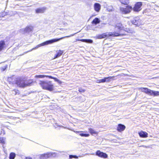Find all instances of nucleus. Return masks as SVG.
<instances>
[{
  "label": "nucleus",
  "instance_id": "b1692460",
  "mask_svg": "<svg viewBox=\"0 0 159 159\" xmlns=\"http://www.w3.org/2000/svg\"><path fill=\"white\" fill-rule=\"evenodd\" d=\"M89 132L92 135L93 134H96V132L92 128H90L89 129Z\"/></svg>",
  "mask_w": 159,
  "mask_h": 159
},
{
  "label": "nucleus",
  "instance_id": "1a4fd4ad",
  "mask_svg": "<svg viewBox=\"0 0 159 159\" xmlns=\"http://www.w3.org/2000/svg\"><path fill=\"white\" fill-rule=\"evenodd\" d=\"M131 22L132 24L138 26L142 24L141 20L139 17L134 18L133 20H131Z\"/></svg>",
  "mask_w": 159,
  "mask_h": 159
},
{
  "label": "nucleus",
  "instance_id": "c03bdc74",
  "mask_svg": "<svg viewBox=\"0 0 159 159\" xmlns=\"http://www.w3.org/2000/svg\"><path fill=\"white\" fill-rule=\"evenodd\" d=\"M58 126H60V125H58Z\"/></svg>",
  "mask_w": 159,
  "mask_h": 159
},
{
  "label": "nucleus",
  "instance_id": "2f4dec72",
  "mask_svg": "<svg viewBox=\"0 0 159 159\" xmlns=\"http://www.w3.org/2000/svg\"><path fill=\"white\" fill-rule=\"evenodd\" d=\"M96 38L98 39H103L101 34L99 35L96 36Z\"/></svg>",
  "mask_w": 159,
  "mask_h": 159
},
{
  "label": "nucleus",
  "instance_id": "9b49d317",
  "mask_svg": "<svg viewBox=\"0 0 159 159\" xmlns=\"http://www.w3.org/2000/svg\"><path fill=\"white\" fill-rule=\"evenodd\" d=\"M33 27L31 26H27L24 29L20 30V32L23 34H25L27 33H29L32 30Z\"/></svg>",
  "mask_w": 159,
  "mask_h": 159
},
{
  "label": "nucleus",
  "instance_id": "412c9836",
  "mask_svg": "<svg viewBox=\"0 0 159 159\" xmlns=\"http://www.w3.org/2000/svg\"><path fill=\"white\" fill-rule=\"evenodd\" d=\"M16 156V154L13 152H11L9 155V159H14Z\"/></svg>",
  "mask_w": 159,
  "mask_h": 159
},
{
  "label": "nucleus",
  "instance_id": "7c9ffc66",
  "mask_svg": "<svg viewBox=\"0 0 159 159\" xmlns=\"http://www.w3.org/2000/svg\"><path fill=\"white\" fill-rule=\"evenodd\" d=\"M36 77L39 78H43L44 77V76L43 75H36L35 76Z\"/></svg>",
  "mask_w": 159,
  "mask_h": 159
},
{
  "label": "nucleus",
  "instance_id": "6ab92c4d",
  "mask_svg": "<svg viewBox=\"0 0 159 159\" xmlns=\"http://www.w3.org/2000/svg\"><path fill=\"white\" fill-rule=\"evenodd\" d=\"M100 19L98 18H95L92 22V23L96 25L100 23Z\"/></svg>",
  "mask_w": 159,
  "mask_h": 159
},
{
  "label": "nucleus",
  "instance_id": "c756f323",
  "mask_svg": "<svg viewBox=\"0 0 159 159\" xmlns=\"http://www.w3.org/2000/svg\"><path fill=\"white\" fill-rule=\"evenodd\" d=\"M78 91L80 93H84L85 91L86 90L83 89L82 88H79Z\"/></svg>",
  "mask_w": 159,
  "mask_h": 159
},
{
  "label": "nucleus",
  "instance_id": "dca6fc26",
  "mask_svg": "<svg viewBox=\"0 0 159 159\" xmlns=\"http://www.w3.org/2000/svg\"><path fill=\"white\" fill-rule=\"evenodd\" d=\"M125 128V126L124 125L122 124H119L118 125L117 127V130L119 132L123 131Z\"/></svg>",
  "mask_w": 159,
  "mask_h": 159
},
{
  "label": "nucleus",
  "instance_id": "a878e982",
  "mask_svg": "<svg viewBox=\"0 0 159 159\" xmlns=\"http://www.w3.org/2000/svg\"><path fill=\"white\" fill-rule=\"evenodd\" d=\"M79 134V135L82 137H87L89 136V135L88 134H85L83 133H81Z\"/></svg>",
  "mask_w": 159,
  "mask_h": 159
},
{
  "label": "nucleus",
  "instance_id": "a19ab883",
  "mask_svg": "<svg viewBox=\"0 0 159 159\" xmlns=\"http://www.w3.org/2000/svg\"><path fill=\"white\" fill-rule=\"evenodd\" d=\"M127 32L129 33H131V30H129V31H127Z\"/></svg>",
  "mask_w": 159,
  "mask_h": 159
},
{
  "label": "nucleus",
  "instance_id": "9d476101",
  "mask_svg": "<svg viewBox=\"0 0 159 159\" xmlns=\"http://www.w3.org/2000/svg\"><path fill=\"white\" fill-rule=\"evenodd\" d=\"M96 155L99 157L104 158H106L108 157V155L106 153L101 152L99 150H97L96 152Z\"/></svg>",
  "mask_w": 159,
  "mask_h": 159
},
{
  "label": "nucleus",
  "instance_id": "cd10ccee",
  "mask_svg": "<svg viewBox=\"0 0 159 159\" xmlns=\"http://www.w3.org/2000/svg\"><path fill=\"white\" fill-rule=\"evenodd\" d=\"M7 12H2L1 13V15H0V17H3L4 16H5L7 15Z\"/></svg>",
  "mask_w": 159,
  "mask_h": 159
},
{
  "label": "nucleus",
  "instance_id": "7ed1b4c3",
  "mask_svg": "<svg viewBox=\"0 0 159 159\" xmlns=\"http://www.w3.org/2000/svg\"><path fill=\"white\" fill-rule=\"evenodd\" d=\"M76 33H75L74 34H71L69 36H67L63 37H61L60 38L53 39L49 40H47L46 41H45V42L42 43H41V44H40L37 45L35 47L33 48L32 49H31L30 51H28L27 52L32 51L33 50L36 49L41 46H44L46 45H48V44H51L53 43H54L57 42L58 41H59L60 40H61V39H64L65 38H69V37H71V36H73Z\"/></svg>",
  "mask_w": 159,
  "mask_h": 159
},
{
  "label": "nucleus",
  "instance_id": "f03ea898",
  "mask_svg": "<svg viewBox=\"0 0 159 159\" xmlns=\"http://www.w3.org/2000/svg\"><path fill=\"white\" fill-rule=\"evenodd\" d=\"M115 30H119V31L118 32H110L107 33H104L101 34L102 38H105L110 36L116 37L119 36L121 35H125V34L122 33L121 32L122 31L123 26L121 24H118L116 25L115 26Z\"/></svg>",
  "mask_w": 159,
  "mask_h": 159
},
{
  "label": "nucleus",
  "instance_id": "72a5a7b5",
  "mask_svg": "<svg viewBox=\"0 0 159 159\" xmlns=\"http://www.w3.org/2000/svg\"><path fill=\"white\" fill-rule=\"evenodd\" d=\"M69 159H71L74 158L73 155H69Z\"/></svg>",
  "mask_w": 159,
  "mask_h": 159
},
{
  "label": "nucleus",
  "instance_id": "6e6552de",
  "mask_svg": "<svg viewBox=\"0 0 159 159\" xmlns=\"http://www.w3.org/2000/svg\"><path fill=\"white\" fill-rule=\"evenodd\" d=\"M142 5V2H137L134 4V7H132V10L134 11L138 12L141 10Z\"/></svg>",
  "mask_w": 159,
  "mask_h": 159
},
{
  "label": "nucleus",
  "instance_id": "393cba45",
  "mask_svg": "<svg viewBox=\"0 0 159 159\" xmlns=\"http://www.w3.org/2000/svg\"><path fill=\"white\" fill-rule=\"evenodd\" d=\"M5 138L4 137H0V143L3 144L5 143Z\"/></svg>",
  "mask_w": 159,
  "mask_h": 159
},
{
  "label": "nucleus",
  "instance_id": "39448f33",
  "mask_svg": "<svg viewBox=\"0 0 159 159\" xmlns=\"http://www.w3.org/2000/svg\"><path fill=\"white\" fill-rule=\"evenodd\" d=\"M142 92L148 94L150 96H157L159 95V91L151 90L147 88H141Z\"/></svg>",
  "mask_w": 159,
  "mask_h": 159
},
{
  "label": "nucleus",
  "instance_id": "4c0bfd02",
  "mask_svg": "<svg viewBox=\"0 0 159 159\" xmlns=\"http://www.w3.org/2000/svg\"><path fill=\"white\" fill-rule=\"evenodd\" d=\"M1 133H3L4 134H5V131L2 129V130L1 131Z\"/></svg>",
  "mask_w": 159,
  "mask_h": 159
},
{
  "label": "nucleus",
  "instance_id": "bb28decb",
  "mask_svg": "<svg viewBox=\"0 0 159 159\" xmlns=\"http://www.w3.org/2000/svg\"><path fill=\"white\" fill-rule=\"evenodd\" d=\"M7 65H6L3 66L2 67L0 68V69L1 71H5L6 69L7 68Z\"/></svg>",
  "mask_w": 159,
  "mask_h": 159
},
{
  "label": "nucleus",
  "instance_id": "423d86ee",
  "mask_svg": "<svg viewBox=\"0 0 159 159\" xmlns=\"http://www.w3.org/2000/svg\"><path fill=\"white\" fill-rule=\"evenodd\" d=\"M57 156V153L55 152H48L46 153L39 154L38 155L40 159H47L50 158H54Z\"/></svg>",
  "mask_w": 159,
  "mask_h": 159
},
{
  "label": "nucleus",
  "instance_id": "37998d69",
  "mask_svg": "<svg viewBox=\"0 0 159 159\" xmlns=\"http://www.w3.org/2000/svg\"><path fill=\"white\" fill-rule=\"evenodd\" d=\"M95 15H93V16H95Z\"/></svg>",
  "mask_w": 159,
  "mask_h": 159
},
{
  "label": "nucleus",
  "instance_id": "20e7f679",
  "mask_svg": "<svg viewBox=\"0 0 159 159\" xmlns=\"http://www.w3.org/2000/svg\"><path fill=\"white\" fill-rule=\"evenodd\" d=\"M39 84L43 89L50 91L53 89V85L52 82L49 81H40Z\"/></svg>",
  "mask_w": 159,
  "mask_h": 159
},
{
  "label": "nucleus",
  "instance_id": "79ce46f5",
  "mask_svg": "<svg viewBox=\"0 0 159 159\" xmlns=\"http://www.w3.org/2000/svg\"><path fill=\"white\" fill-rule=\"evenodd\" d=\"M61 126L62 127H63V128H66V127H64V126Z\"/></svg>",
  "mask_w": 159,
  "mask_h": 159
},
{
  "label": "nucleus",
  "instance_id": "f3484780",
  "mask_svg": "<svg viewBox=\"0 0 159 159\" xmlns=\"http://www.w3.org/2000/svg\"><path fill=\"white\" fill-rule=\"evenodd\" d=\"M77 41H80L82 42H85L88 43H93V41L91 39H77Z\"/></svg>",
  "mask_w": 159,
  "mask_h": 159
},
{
  "label": "nucleus",
  "instance_id": "ea45409f",
  "mask_svg": "<svg viewBox=\"0 0 159 159\" xmlns=\"http://www.w3.org/2000/svg\"><path fill=\"white\" fill-rule=\"evenodd\" d=\"M141 147H143L144 148H147L148 147L145 146V145H142V146H141Z\"/></svg>",
  "mask_w": 159,
  "mask_h": 159
},
{
  "label": "nucleus",
  "instance_id": "c9c22d12",
  "mask_svg": "<svg viewBox=\"0 0 159 159\" xmlns=\"http://www.w3.org/2000/svg\"><path fill=\"white\" fill-rule=\"evenodd\" d=\"M73 156L74 157V158L77 159V158H78V157L76 155H73Z\"/></svg>",
  "mask_w": 159,
  "mask_h": 159
},
{
  "label": "nucleus",
  "instance_id": "f8f14e48",
  "mask_svg": "<svg viewBox=\"0 0 159 159\" xmlns=\"http://www.w3.org/2000/svg\"><path fill=\"white\" fill-rule=\"evenodd\" d=\"M113 78L114 77L112 76L104 77V78L101 79V83L108 82L111 81V80H113Z\"/></svg>",
  "mask_w": 159,
  "mask_h": 159
},
{
  "label": "nucleus",
  "instance_id": "4468645a",
  "mask_svg": "<svg viewBox=\"0 0 159 159\" xmlns=\"http://www.w3.org/2000/svg\"><path fill=\"white\" fill-rule=\"evenodd\" d=\"M46 10V8L44 7L39 8L35 10V12L36 13H43Z\"/></svg>",
  "mask_w": 159,
  "mask_h": 159
},
{
  "label": "nucleus",
  "instance_id": "aec40b11",
  "mask_svg": "<svg viewBox=\"0 0 159 159\" xmlns=\"http://www.w3.org/2000/svg\"><path fill=\"white\" fill-rule=\"evenodd\" d=\"M5 45L4 41L1 40L0 41V52L4 48Z\"/></svg>",
  "mask_w": 159,
  "mask_h": 159
},
{
  "label": "nucleus",
  "instance_id": "f704fd0d",
  "mask_svg": "<svg viewBox=\"0 0 159 159\" xmlns=\"http://www.w3.org/2000/svg\"><path fill=\"white\" fill-rule=\"evenodd\" d=\"M147 11H148V10L145 9L143 11V14H145L147 12Z\"/></svg>",
  "mask_w": 159,
  "mask_h": 159
},
{
  "label": "nucleus",
  "instance_id": "f257e3e1",
  "mask_svg": "<svg viewBox=\"0 0 159 159\" xmlns=\"http://www.w3.org/2000/svg\"><path fill=\"white\" fill-rule=\"evenodd\" d=\"M9 82L13 84H16L20 88H24L27 86L31 85L32 82H26L23 78L19 77L16 78L15 76H12L8 79Z\"/></svg>",
  "mask_w": 159,
  "mask_h": 159
},
{
  "label": "nucleus",
  "instance_id": "473e14b6",
  "mask_svg": "<svg viewBox=\"0 0 159 159\" xmlns=\"http://www.w3.org/2000/svg\"><path fill=\"white\" fill-rule=\"evenodd\" d=\"M73 131L76 133V134H78L79 133H83V132H83V131Z\"/></svg>",
  "mask_w": 159,
  "mask_h": 159
},
{
  "label": "nucleus",
  "instance_id": "4be33fe9",
  "mask_svg": "<svg viewBox=\"0 0 159 159\" xmlns=\"http://www.w3.org/2000/svg\"><path fill=\"white\" fill-rule=\"evenodd\" d=\"M120 2L124 5H128L129 3V0H119Z\"/></svg>",
  "mask_w": 159,
  "mask_h": 159
},
{
  "label": "nucleus",
  "instance_id": "5701e85b",
  "mask_svg": "<svg viewBox=\"0 0 159 159\" xmlns=\"http://www.w3.org/2000/svg\"><path fill=\"white\" fill-rule=\"evenodd\" d=\"M49 77L50 78H52V79H54L55 81L57 82H58L59 83H61V81L59 80H58V79H57L56 78L53 77L51 76H49Z\"/></svg>",
  "mask_w": 159,
  "mask_h": 159
},
{
  "label": "nucleus",
  "instance_id": "c85d7f7f",
  "mask_svg": "<svg viewBox=\"0 0 159 159\" xmlns=\"http://www.w3.org/2000/svg\"><path fill=\"white\" fill-rule=\"evenodd\" d=\"M113 8L111 6H108L107 8V10L109 11H112Z\"/></svg>",
  "mask_w": 159,
  "mask_h": 159
},
{
  "label": "nucleus",
  "instance_id": "58836bf2",
  "mask_svg": "<svg viewBox=\"0 0 159 159\" xmlns=\"http://www.w3.org/2000/svg\"><path fill=\"white\" fill-rule=\"evenodd\" d=\"M101 79H100V80H97V82L98 83H101Z\"/></svg>",
  "mask_w": 159,
  "mask_h": 159
},
{
  "label": "nucleus",
  "instance_id": "0eeeda50",
  "mask_svg": "<svg viewBox=\"0 0 159 159\" xmlns=\"http://www.w3.org/2000/svg\"><path fill=\"white\" fill-rule=\"evenodd\" d=\"M132 10V7L131 6L127 5L126 7H120V12L122 14H126L130 12Z\"/></svg>",
  "mask_w": 159,
  "mask_h": 159
},
{
  "label": "nucleus",
  "instance_id": "2eb2a0df",
  "mask_svg": "<svg viewBox=\"0 0 159 159\" xmlns=\"http://www.w3.org/2000/svg\"><path fill=\"white\" fill-rule=\"evenodd\" d=\"M139 136L141 138H146L148 136V134L146 132H144L143 131H141L139 133Z\"/></svg>",
  "mask_w": 159,
  "mask_h": 159
},
{
  "label": "nucleus",
  "instance_id": "ddd939ff",
  "mask_svg": "<svg viewBox=\"0 0 159 159\" xmlns=\"http://www.w3.org/2000/svg\"><path fill=\"white\" fill-rule=\"evenodd\" d=\"M94 8L95 11L97 12H99L101 8V5L98 3H95L94 4Z\"/></svg>",
  "mask_w": 159,
  "mask_h": 159
},
{
  "label": "nucleus",
  "instance_id": "a211bd4d",
  "mask_svg": "<svg viewBox=\"0 0 159 159\" xmlns=\"http://www.w3.org/2000/svg\"><path fill=\"white\" fill-rule=\"evenodd\" d=\"M57 54L54 56L55 58H57L60 57L63 53V51L59 50L57 51Z\"/></svg>",
  "mask_w": 159,
  "mask_h": 159
},
{
  "label": "nucleus",
  "instance_id": "e433bc0d",
  "mask_svg": "<svg viewBox=\"0 0 159 159\" xmlns=\"http://www.w3.org/2000/svg\"><path fill=\"white\" fill-rule=\"evenodd\" d=\"M25 159H32V158L30 157H26Z\"/></svg>",
  "mask_w": 159,
  "mask_h": 159
}]
</instances>
